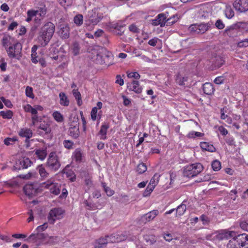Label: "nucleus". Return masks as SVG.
I'll return each mask as SVG.
<instances>
[{"label": "nucleus", "instance_id": "nucleus-36", "mask_svg": "<svg viewBox=\"0 0 248 248\" xmlns=\"http://www.w3.org/2000/svg\"><path fill=\"white\" fill-rule=\"evenodd\" d=\"M227 248H239L237 237L230 240L227 244Z\"/></svg>", "mask_w": 248, "mask_h": 248}, {"label": "nucleus", "instance_id": "nucleus-3", "mask_svg": "<svg viewBox=\"0 0 248 248\" xmlns=\"http://www.w3.org/2000/svg\"><path fill=\"white\" fill-rule=\"evenodd\" d=\"M22 46L18 41H16L12 46L6 48V51L10 59H15L20 60L22 56Z\"/></svg>", "mask_w": 248, "mask_h": 248}, {"label": "nucleus", "instance_id": "nucleus-60", "mask_svg": "<svg viewBox=\"0 0 248 248\" xmlns=\"http://www.w3.org/2000/svg\"><path fill=\"white\" fill-rule=\"evenodd\" d=\"M217 232H214L211 234H207L205 236V238L207 240L209 241H217Z\"/></svg>", "mask_w": 248, "mask_h": 248}, {"label": "nucleus", "instance_id": "nucleus-2", "mask_svg": "<svg viewBox=\"0 0 248 248\" xmlns=\"http://www.w3.org/2000/svg\"><path fill=\"white\" fill-rule=\"evenodd\" d=\"M100 8H94L88 12L87 18L85 21V25L90 26L91 25H97L103 18V14L100 12Z\"/></svg>", "mask_w": 248, "mask_h": 248}, {"label": "nucleus", "instance_id": "nucleus-48", "mask_svg": "<svg viewBox=\"0 0 248 248\" xmlns=\"http://www.w3.org/2000/svg\"><path fill=\"white\" fill-rule=\"evenodd\" d=\"M187 81V77H182L181 75H178L176 78V82L180 85H184L185 82Z\"/></svg>", "mask_w": 248, "mask_h": 248}, {"label": "nucleus", "instance_id": "nucleus-15", "mask_svg": "<svg viewBox=\"0 0 248 248\" xmlns=\"http://www.w3.org/2000/svg\"><path fill=\"white\" fill-rule=\"evenodd\" d=\"M23 190L29 197H32L36 194L37 188L33 184H28L24 186Z\"/></svg>", "mask_w": 248, "mask_h": 248}, {"label": "nucleus", "instance_id": "nucleus-30", "mask_svg": "<svg viewBox=\"0 0 248 248\" xmlns=\"http://www.w3.org/2000/svg\"><path fill=\"white\" fill-rule=\"evenodd\" d=\"M109 243L108 239L107 237H101L96 240V248H102Z\"/></svg>", "mask_w": 248, "mask_h": 248}, {"label": "nucleus", "instance_id": "nucleus-32", "mask_svg": "<svg viewBox=\"0 0 248 248\" xmlns=\"http://www.w3.org/2000/svg\"><path fill=\"white\" fill-rule=\"evenodd\" d=\"M73 94L77 101V104L78 106L82 105V100L81 95L78 89H74L72 91Z\"/></svg>", "mask_w": 248, "mask_h": 248}, {"label": "nucleus", "instance_id": "nucleus-53", "mask_svg": "<svg viewBox=\"0 0 248 248\" xmlns=\"http://www.w3.org/2000/svg\"><path fill=\"white\" fill-rule=\"evenodd\" d=\"M73 53L75 56L78 55L79 53L80 47L78 42H75L72 45Z\"/></svg>", "mask_w": 248, "mask_h": 248}, {"label": "nucleus", "instance_id": "nucleus-50", "mask_svg": "<svg viewBox=\"0 0 248 248\" xmlns=\"http://www.w3.org/2000/svg\"><path fill=\"white\" fill-rule=\"evenodd\" d=\"M24 110L27 112H30L31 114H37V110L34 108H32V106L30 104H27L24 107Z\"/></svg>", "mask_w": 248, "mask_h": 248}, {"label": "nucleus", "instance_id": "nucleus-54", "mask_svg": "<svg viewBox=\"0 0 248 248\" xmlns=\"http://www.w3.org/2000/svg\"><path fill=\"white\" fill-rule=\"evenodd\" d=\"M66 175L67 178H68L69 180L72 182H75L76 180V176L75 173L72 171L69 170L66 172Z\"/></svg>", "mask_w": 248, "mask_h": 248}, {"label": "nucleus", "instance_id": "nucleus-59", "mask_svg": "<svg viewBox=\"0 0 248 248\" xmlns=\"http://www.w3.org/2000/svg\"><path fill=\"white\" fill-rule=\"evenodd\" d=\"M179 18L177 15H173L167 19L168 24H173L177 22Z\"/></svg>", "mask_w": 248, "mask_h": 248}, {"label": "nucleus", "instance_id": "nucleus-46", "mask_svg": "<svg viewBox=\"0 0 248 248\" xmlns=\"http://www.w3.org/2000/svg\"><path fill=\"white\" fill-rule=\"evenodd\" d=\"M52 116L56 121L59 123H61L63 121V117L62 115L59 111H54Z\"/></svg>", "mask_w": 248, "mask_h": 248}, {"label": "nucleus", "instance_id": "nucleus-13", "mask_svg": "<svg viewBox=\"0 0 248 248\" xmlns=\"http://www.w3.org/2000/svg\"><path fill=\"white\" fill-rule=\"evenodd\" d=\"M109 243H119L125 240L127 236L123 234L114 233L110 235H107Z\"/></svg>", "mask_w": 248, "mask_h": 248}, {"label": "nucleus", "instance_id": "nucleus-1", "mask_svg": "<svg viewBox=\"0 0 248 248\" xmlns=\"http://www.w3.org/2000/svg\"><path fill=\"white\" fill-rule=\"evenodd\" d=\"M55 29V25L50 22H47L41 28L38 37V41L41 46H45L47 45L54 33Z\"/></svg>", "mask_w": 248, "mask_h": 248}, {"label": "nucleus", "instance_id": "nucleus-27", "mask_svg": "<svg viewBox=\"0 0 248 248\" xmlns=\"http://www.w3.org/2000/svg\"><path fill=\"white\" fill-rule=\"evenodd\" d=\"M202 90L204 93L207 95H211L215 91L213 85L208 82H206L203 85Z\"/></svg>", "mask_w": 248, "mask_h": 248}, {"label": "nucleus", "instance_id": "nucleus-37", "mask_svg": "<svg viewBox=\"0 0 248 248\" xmlns=\"http://www.w3.org/2000/svg\"><path fill=\"white\" fill-rule=\"evenodd\" d=\"M224 14L226 17L228 19L232 18L234 16V12L230 6H226L224 11Z\"/></svg>", "mask_w": 248, "mask_h": 248}, {"label": "nucleus", "instance_id": "nucleus-51", "mask_svg": "<svg viewBox=\"0 0 248 248\" xmlns=\"http://www.w3.org/2000/svg\"><path fill=\"white\" fill-rule=\"evenodd\" d=\"M36 12V16L39 15L42 18L44 17L46 13V9L44 6L43 7L39 8L38 9L35 10Z\"/></svg>", "mask_w": 248, "mask_h": 248}, {"label": "nucleus", "instance_id": "nucleus-55", "mask_svg": "<svg viewBox=\"0 0 248 248\" xmlns=\"http://www.w3.org/2000/svg\"><path fill=\"white\" fill-rule=\"evenodd\" d=\"M63 145L65 148L70 150L73 148L74 142L71 140H65L63 142Z\"/></svg>", "mask_w": 248, "mask_h": 248}, {"label": "nucleus", "instance_id": "nucleus-11", "mask_svg": "<svg viewBox=\"0 0 248 248\" xmlns=\"http://www.w3.org/2000/svg\"><path fill=\"white\" fill-rule=\"evenodd\" d=\"M159 214L158 210H153L141 216L140 221L145 224L153 220Z\"/></svg>", "mask_w": 248, "mask_h": 248}, {"label": "nucleus", "instance_id": "nucleus-43", "mask_svg": "<svg viewBox=\"0 0 248 248\" xmlns=\"http://www.w3.org/2000/svg\"><path fill=\"white\" fill-rule=\"evenodd\" d=\"M159 177L160 175L158 174L155 173L151 179L149 185L155 188L159 181Z\"/></svg>", "mask_w": 248, "mask_h": 248}, {"label": "nucleus", "instance_id": "nucleus-28", "mask_svg": "<svg viewBox=\"0 0 248 248\" xmlns=\"http://www.w3.org/2000/svg\"><path fill=\"white\" fill-rule=\"evenodd\" d=\"M59 97L60 99V104L62 106L67 107L69 105V100L68 99L67 96L64 93L61 92L59 93Z\"/></svg>", "mask_w": 248, "mask_h": 248}, {"label": "nucleus", "instance_id": "nucleus-21", "mask_svg": "<svg viewBox=\"0 0 248 248\" xmlns=\"http://www.w3.org/2000/svg\"><path fill=\"white\" fill-rule=\"evenodd\" d=\"M234 232L232 231H223L219 232H217V240L220 241L225 239H228L233 236L232 234Z\"/></svg>", "mask_w": 248, "mask_h": 248}, {"label": "nucleus", "instance_id": "nucleus-39", "mask_svg": "<svg viewBox=\"0 0 248 248\" xmlns=\"http://www.w3.org/2000/svg\"><path fill=\"white\" fill-rule=\"evenodd\" d=\"M69 132L70 136L74 139H77L79 137V131L78 128L75 127H70Z\"/></svg>", "mask_w": 248, "mask_h": 248}, {"label": "nucleus", "instance_id": "nucleus-62", "mask_svg": "<svg viewBox=\"0 0 248 248\" xmlns=\"http://www.w3.org/2000/svg\"><path fill=\"white\" fill-rule=\"evenodd\" d=\"M200 219L202 221V224L203 225H207L210 222L209 217L204 214H202L201 216Z\"/></svg>", "mask_w": 248, "mask_h": 248}, {"label": "nucleus", "instance_id": "nucleus-56", "mask_svg": "<svg viewBox=\"0 0 248 248\" xmlns=\"http://www.w3.org/2000/svg\"><path fill=\"white\" fill-rule=\"evenodd\" d=\"M59 3L65 8L71 5L72 0H57Z\"/></svg>", "mask_w": 248, "mask_h": 248}, {"label": "nucleus", "instance_id": "nucleus-4", "mask_svg": "<svg viewBox=\"0 0 248 248\" xmlns=\"http://www.w3.org/2000/svg\"><path fill=\"white\" fill-rule=\"evenodd\" d=\"M203 169V167L201 163L192 164L184 168L183 175L185 177L192 178L201 173Z\"/></svg>", "mask_w": 248, "mask_h": 248}, {"label": "nucleus", "instance_id": "nucleus-63", "mask_svg": "<svg viewBox=\"0 0 248 248\" xmlns=\"http://www.w3.org/2000/svg\"><path fill=\"white\" fill-rule=\"evenodd\" d=\"M128 28L129 31L133 33H139L140 32L139 29L134 24L129 25Z\"/></svg>", "mask_w": 248, "mask_h": 248}, {"label": "nucleus", "instance_id": "nucleus-22", "mask_svg": "<svg viewBox=\"0 0 248 248\" xmlns=\"http://www.w3.org/2000/svg\"><path fill=\"white\" fill-rule=\"evenodd\" d=\"M16 41H18L15 40V39L11 36L4 35L1 40V44L2 46L5 47V50H6V48L12 46Z\"/></svg>", "mask_w": 248, "mask_h": 248}, {"label": "nucleus", "instance_id": "nucleus-47", "mask_svg": "<svg viewBox=\"0 0 248 248\" xmlns=\"http://www.w3.org/2000/svg\"><path fill=\"white\" fill-rule=\"evenodd\" d=\"M36 12L35 10H29L27 11V17L26 19V21L30 22L32 20V18L36 16Z\"/></svg>", "mask_w": 248, "mask_h": 248}, {"label": "nucleus", "instance_id": "nucleus-42", "mask_svg": "<svg viewBox=\"0 0 248 248\" xmlns=\"http://www.w3.org/2000/svg\"><path fill=\"white\" fill-rule=\"evenodd\" d=\"M74 22L77 26H81L83 22V16L81 14H78L74 17Z\"/></svg>", "mask_w": 248, "mask_h": 248}, {"label": "nucleus", "instance_id": "nucleus-33", "mask_svg": "<svg viewBox=\"0 0 248 248\" xmlns=\"http://www.w3.org/2000/svg\"><path fill=\"white\" fill-rule=\"evenodd\" d=\"M19 163L21 165V167L22 169H27L29 167L31 166L32 162L29 158L24 157L19 160Z\"/></svg>", "mask_w": 248, "mask_h": 248}, {"label": "nucleus", "instance_id": "nucleus-12", "mask_svg": "<svg viewBox=\"0 0 248 248\" xmlns=\"http://www.w3.org/2000/svg\"><path fill=\"white\" fill-rule=\"evenodd\" d=\"M51 132V128L48 123L45 122H41L38 129L37 132L42 136L50 133Z\"/></svg>", "mask_w": 248, "mask_h": 248}, {"label": "nucleus", "instance_id": "nucleus-44", "mask_svg": "<svg viewBox=\"0 0 248 248\" xmlns=\"http://www.w3.org/2000/svg\"><path fill=\"white\" fill-rule=\"evenodd\" d=\"M37 169L42 178H46L48 176V173L46 172V169L42 165L39 166Z\"/></svg>", "mask_w": 248, "mask_h": 248}, {"label": "nucleus", "instance_id": "nucleus-9", "mask_svg": "<svg viewBox=\"0 0 248 248\" xmlns=\"http://www.w3.org/2000/svg\"><path fill=\"white\" fill-rule=\"evenodd\" d=\"M233 6L236 10L240 12H245L248 10V0H235Z\"/></svg>", "mask_w": 248, "mask_h": 248}, {"label": "nucleus", "instance_id": "nucleus-40", "mask_svg": "<svg viewBox=\"0 0 248 248\" xmlns=\"http://www.w3.org/2000/svg\"><path fill=\"white\" fill-rule=\"evenodd\" d=\"M0 115L3 119H10L13 116V112L11 110H7L6 111H0Z\"/></svg>", "mask_w": 248, "mask_h": 248}, {"label": "nucleus", "instance_id": "nucleus-17", "mask_svg": "<svg viewBox=\"0 0 248 248\" xmlns=\"http://www.w3.org/2000/svg\"><path fill=\"white\" fill-rule=\"evenodd\" d=\"M166 22L168 23V21L165 15L164 14H160L155 19L152 20V23L154 26L160 25L161 27H163Z\"/></svg>", "mask_w": 248, "mask_h": 248}, {"label": "nucleus", "instance_id": "nucleus-26", "mask_svg": "<svg viewBox=\"0 0 248 248\" xmlns=\"http://www.w3.org/2000/svg\"><path fill=\"white\" fill-rule=\"evenodd\" d=\"M109 126L108 124H103L99 131V134L101 136L100 139L101 140H105L107 139V133Z\"/></svg>", "mask_w": 248, "mask_h": 248}, {"label": "nucleus", "instance_id": "nucleus-35", "mask_svg": "<svg viewBox=\"0 0 248 248\" xmlns=\"http://www.w3.org/2000/svg\"><path fill=\"white\" fill-rule=\"evenodd\" d=\"M74 156L77 162H81L83 157V153L81 149L77 148L75 150L74 153Z\"/></svg>", "mask_w": 248, "mask_h": 248}, {"label": "nucleus", "instance_id": "nucleus-31", "mask_svg": "<svg viewBox=\"0 0 248 248\" xmlns=\"http://www.w3.org/2000/svg\"><path fill=\"white\" fill-rule=\"evenodd\" d=\"M176 211V217H181L183 216L186 211V204H184L182 202L180 205H179L176 209H175Z\"/></svg>", "mask_w": 248, "mask_h": 248}, {"label": "nucleus", "instance_id": "nucleus-16", "mask_svg": "<svg viewBox=\"0 0 248 248\" xmlns=\"http://www.w3.org/2000/svg\"><path fill=\"white\" fill-rule=\"evenodd\" d=\"M127 88L129 91H133L137 93H140L142 91V88L138 80H132L127 85Z\"/></svg>", "mask_w": 248, "mask_h": 248}, {"label": "nucleus", "instance_id": "nucleus-6", "mask_svg": "<svg viewBox=\"0 0 248 248\" xmlns=\"http://www.w3.org/2000/svg\"><path fill=\"white\" fill-rule=\"evenodd\" d=\"M64 213V210L61 208H53L51 209L47 216L48 222L51 224H54L56 220L62 218Z\"/></svg>", "mask_w": 248, "mask_h": 248}, {"label": "nucleus", "instance_id": "nucleus-14", "mask_svg": "<svg viewBox=\"0 0 248 248\" xmlns=\"http://www.w3.org/2000/svg\"><path fill=\"white\" fill-rule=\"evenodd\" d=\"M238 30L235 24L227 27L224 31V34L230 37H235L238 35Z\"/></svg>", "mask_w": 248, "mask_h": 248}, {"label": "nucleus", "instance_id": "nucleus-41", "mask_svg": "<svg viewBox=\"0 0 248 248\" xmlns=\"http://www.w3.org/2000/svg\"><path fill=\"white\" fill-rule=\"evenodd\" d=\"M235 24L238 30H240L241 31L246 32L248 31V22H238Z\"/></svg>", "mask_w": 248, "mask_h": 248}, {"label": "nucleus", "instance_id": "nucleus-8", "mask_svg": "<svg viewBox=\"0 0 248 248\" xmlns=\"http://www.w3.org/2000/svg\"><path fill=\"white\" fill-rule=\"evenodd\" d=\"M46 236L45 234L42 233H32L27 238V241L31 242L36 246H39L44 244Z\"/></svg>", "mask_w": 248, "mask_h": 248}, {"label": "nucleus", "instance_id": "nucleus-29", "mask_svg": "<svg viewBox=\"0 0 248 248\" xmlns=\"http://www.w3.org/2000/svg\"><path fill=\"white\" fill-rule=\"evenodd\" d=\"M84 203L87 207V209L89 210H95L96 209H100L103 207V204L97 205L96 203L89 202L87 200L84 201Z\"/></svg>", "mask_w": 248, "mask_h": 248}, {"label": "nucleus", "instance_id": "nucleus-5", "mask_svg": "<svg viewBox=\"0 0 248 248\" xmlns=\"http://www.w3.org/2000/svg\"><path fill=\"white\" fill-rule=\"evenodd\" d=\"M47 166L52 170H58L61 167V163L56 152H51L46 162Z\"/></svg>", "mask_w": 248, "mask_h": 248}, {"label": "nucleus", "instance_id": "nucleus-18", "mask_svg": "<svg viewBox=\"0 0 248 248\" xmlns=\"http://www.w3.org/2000/svg\"><path fill=\"white\" fill-rule=\"evenodd\" d=\"M32 131L30 128H21L18 131V135L22 138H26V142L29 141V139L32 136Z\"/></svg>", "mask_w": 248, "mask_h": 248}, {"label": "nucleus", "instance_id": "nucleus-24", "mask_svg": "<svg viewBox=\"0 0 248 248\" xmlns=\"http://www.w3.org/2000/svg\"><path fill=\"white\" fill-rule=\"evenodd\" d=\"M200 145L202 150L210 152H214L216 151V148L214 145L209 142L205 141L201 142Z\"/></svg>", "mask_w": 248, "mask_h": 248}, {"label": "nucleus", "instance_id": "nucleus-61", "mask_svg": "<svg viewBox=\"0 0 248 248\" xmlns=\"http://www.w3.org/2000/svg\"><path fill=\"white\" fill-rule=\"evenodd\" d=\"M48 227L47 223H45L43 225H40L37 227L36 231L37 233H40L41 232L45 231Z\"/></svg>", "mask_w": 248, "mask_h": 248}, {"label": "nucleus", "instance_id": "nucleus-7", "mask_svg": "<svg viewBox=\"0 0 248 248\" xmlns=\"http://www.w3.org/2000/svg\"><path fill=\"white\" fill-rule=\"evenodd\" d=\"M61 186V185L54 182V180L52 178L43 184V187L46 189H48L50 193L55 195H58L60 193Z\"/></svg>", "mask_w": 248, "mask_h": 248}, {"label": "nucleus", "instance_id": "nucleus-57", "mask_svg": "<svg viewBox=\"0 0 248 248\" xmlns=\"http://www.w3.org/2000/svg\"><path fill=\"white\" fill-rule=\"evenodd\" d=\"M26 95L27 96L33 99L34 97V95L33 93L32 88L30 86H27L26 88Z\"/></svg>", "mask_w": 248, "mask_h": 248}, {"label": "nucleus", "instance_id": "nucleus-23", "mask_svg": "<svg viewBox=\"0 0 248 248\" xmlns=\"http://www.w3.org/2000/svg\"><path fill=\"white\" fill-rule=\"evenodd\" d=\"M34 152L36 157L42 161L44 160L47 155L46 148L35 149Z\"/></svg>", "mask_w": 248, "mask_h": 248}, {"label": "nucleus", "instance_id": "nucleus-58", "mask_svg": "<svg viewBox=\"0 0 248 248\" xmlns=\"http://www.w3.org/2000/svg\"><path fill=\"white\" fill-rule=\"evenodd\" d=\"M154 187L148 185L143 193V197L149 196L154 189Z\"/></svg>", "mask_w": 248, "mask_h": 248}, {"label": "nucleus", "instance_id": "nucleus-64", "mask_svg": "<svg viewBox=\"0 0 248 248\" xmlns=\"http://www.w3.org/2000/svg\"><path fill=\"white\" fill-rule=\"evenodd\" d=\"M215 26L217 29L219 30L223 29L225 27L224 24L220 19H218L217 20V21L215 23Z\"/></svg>", "mask_w": 248, "mask_h": 248}, {"label": "nucleus", "instance_id": "nucleus-38", "mask_svg": "<svg viewBox=\"0 0 248 248\" xmlns=\"http://www.w3.org/2000/svg\"><path fill=\"white\" fill-rule=\"evenodd\" d=\"M204 136V133L194 131H190L186 136L188 139H195L197 137H201Z\"/></svg>", "mask_w": 248, "mask_h": 248}, {"label": "nucleus", "instance_id": "nucleus-34", "mask_svg": "<svg viewBox=\"0 0 248 248\" xmlns=\"http://www.w3.org/2000/svg\"><path fill=\"white\" fill-rule=\"evenodd\" d=\"M226 111L225 110V108H221L220 109V119L225 120V122L228 124H231L232 122V118L228 115L225 114Z\"/></svg>", "mask_w": 248, "mask_h": 248}, {"label": "nucleus", "instance_id": "nucleus-25", "mask_svg": "<svg viewBox=\"0 0 248 248\" xmlns=\"http://www.w3.org/2000/svg\"><path fill=\"white\" fill-rule=\"evenodd\" d=\"M212 62L216 68L220 67L225 62L223 58L220 56H216L212 59Z\"/></svg>", "mask_w": 248, "mask_h": 248}, {"label": "nucleus", "instance_id": "nucleus-45", "mask_svg": "<svg viewBox=\"0 0 248 248\" xmlns=\"http://www.w3.org/2000/svg\"><path fill=\"white\" fill-rule=\"evenodd\" d=\"M147 167L146 164L141 162L138 164L137 168V171L139 174H142L147 170Z\"/></svg>", "mask_w": 248, "mask_h": 248}, {"label": "nucleus", "instance_id": "nucleus-52", "mask_svg": "<svg viewBox=\"0 0 248 248\" xmlns=\"http://www.w3.org/2000/svg\"><path fill=\"white\" fill-rule=\"evenodd\" d=\"M212 168L214 171H217L221 169V163L217 160H214L212 163Z\"/></svg>", "mask_w": 248, "mask_h": 248}, {"label": "nucleus", "instance_id": "nucleus-10", "mask_svg": "<svg viewBox=\"0 0 248 248\" xmlns=\"http://www.w3.org/2000/svg\"><path fill=\"white\" fill-rule=\"evenodd\" d=\"M58 34L62 39H67L70 36V28L67 24H61L59 27Z\"/></svg>", "mask_w": 248, "mask_h": 248}, {"label": "nucleus", "instance_id": "nucleus-49", "mask_svg": "<svg viewBox=\"0 0 248 248\" xmlns=\"http://www.w3.org/2000/svg\"><path fill=\"white\" fill-rule=\"evenodd\" d=\"M127 77L129 78L139 79L140 78V75L137 72H126Z\"/></svg>", "mask_w": 248, "mask_h": 248}, {"label": "nucleus", "instance_id": "nucleus-20", "mask_svg": "<svg viewBox=\"0 0 248 248\" xmlns=\"http://www.w3.org/2000/svg\"><path fill=\"white\" fill-rule=\"evenodd\" d=\"M190 29L197 33L202 34L207 31L208 26L205 24L192 25L190 27Z\"/></svg>", "mask_w": 248, "mask_h": 248}, {"label": "nucleus", "instance_id": "nucleus-19", "mask_svg": "<svg viewBox=\"0 0 248 248\" xmlns=\"http://www.w3.org/2000/svg\"><path fill=\"white\" fill-rule=\"evenodd\" d=\"M239 248H248V234L243 233L237 236Z\"/></svg>", "mask_w": 248, "mask_h": 248}]
</instances>
